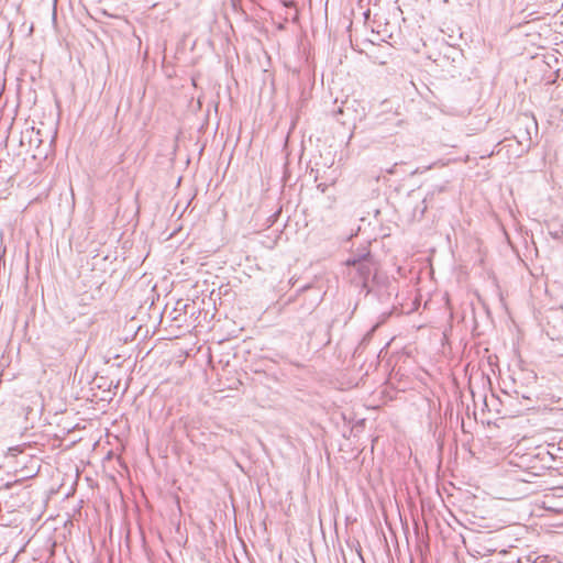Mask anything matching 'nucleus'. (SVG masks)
<instances>
[{
	"label": "nucleus",
	"mask_w": 563,
	"mask_h": 563,
	"mask_svg": "<svg viewBox=\"0 0 563 563\" xmlns=\"http://www.w3.org/2000/svg\"><path fill=\"white\" fill-rule=\"evenodd\" d=\"M495 563H520L519 552L507 549L495 548Z\"/></svg>",
	"instance_id": "nucleus-7"
},
{
	"label": "nucleus",
	"mask_w": 563,
	"mask_h": 563,
	"mask_svg": "<svg viewBox=\"0 0 563 563\" xmlns=\"http://www.w3.org/2000/svg\"><path fill=\"white\" fill-rule=\"evenodd\" d=\"M284 5H285L287 9H294V2H292V1L284 2Z\"/></svg>",
	"instance_id": "nucleus-11"
},
{
	"label": "nucleus",
	"mask_w": 563,
	"mask_h": 563,
	"mask_svg": "<svg viewBox=\"0 0 563 563\" xmlns=\"http://www.w3.org/2000/svg\"><path fill=\"white\" fill-rule=\"evenodd\" d=\"M353 112L354 110L352 109V106H350V102L346 100L342 103V106L333 111V115L340 123L346 125L354 120V117L352 118L351 115Z\"/></svg>",
	"instance_id": "nucleus-8"
},
{
	"label": "nucleus",
	"mask_w": 563,
	"mask_h": 563,
	"mask_svg": "<svg viewBox=\"0 0 563 563\" xmlns=\"http://www.w3.org/2000/svg\"><path fill=\"white\" fill-rule=\"evenodd\" d=\"M518 123L520 125L525 126V131L522 132L521 130H519V133L517 135H515V139L518 144H520V145L526 144V146L529 147L532 142L530 128L532 126L534 129V131L537 132V129H538L537 122L533 120H530L529 118L526 117V118L519 120Z\"/></svg>",
	"instance_id": "nucleus-5"
},
{
	"label": "nucleus",
	"mask_w": 563,
	"mask_h": 563,
	"mask_svg": "<svg viewBox=\"0 0 563 563\" xmlns=\"http://www.w3.org/2000/svg\"><path fill=\"white\" fill-rule=\"evenodd\" d=\"M297 15H298V12L295 10V13H294V18H292V20H296V19H297Z\"/></svg>",
	"instance_id": "nucleus-12"
},
{
	"label": "nucleus",
	"mask_w": 563,
	"mask_h": 563,
	"mask_svg": "<svg viewBox=\"0 0 563 563\" xmlns=\"http://www.w3.org/2000/svg\"><path fill=\"white\" fill-rule=\"evenodd\" d=\"M507 465H511V462H503L498 465L497 476L499 478L500 496L497 498L501 500H516L520 498L518 486L527 481L521 477L522 470L517 465H514L510 470Z\"/></svg>",
	"instance_id": "nucleus-1"
},
{
	"label": "nucleus",
	"mask_w": 563,
	"mask_h": 563,
	"mask_svg": "<svg viewBox=\"0 0 563 563\" xmlns=\"http://www.w3.org/2000/svg\"><path fill=\"white\" fill-rule=\"evenodd\" d=\"M504 537L501 539H495V543H498V545H495V548L498 549H517L515 545V542L520 541L519 538H517L518 531H511V530H505Z\"/></svg>",
	"instance_id": "nucleus-9"
},
{
	"label": "nucleus",
	"mask_w": 563,
	"mask_h": 563,
	"mask_svg": "<svg viewBox=\"0 0 563 563\" xmlns=\"http://www.w3.org/2000/svg\"><path fill=\"white\" fill-rule=\"evenodd\" d=\"M289 12H286L285 20H288Z\"/></svg>",
	"instance_id": "nucleus-14"
},
{
	"label": "nucleus",
	"mask_w": 563,
	"mask_h": 563,
	"mask_svg": "<svg viewBox=\"0 0 563 563\" xmlns=\"http://www.w3.org/2000/svg\"><path fill=\"white\" fill-rule=\"evenodd\" d=\"M495 516L500 517L499 521L503 523L501 526H497L495 523V539H501L504 537L505 530L511 531H520L521 527L517 523L518 516L516 512L510 510H505L503 506L495 505Z\"/></svg>",
	"instance_id": "nucleus-3"
},
{
	"label": "nucleus",
	"mask_w": 563,
	"mask_h": 563,
	"mask_svg": "<svg viewBox=\"0 0 563 563\" xmlns=\"http://www.w3.org/2000/svg\"><path fill=\"white\" fill-rule=\"evenodd\" d=\"M490 542L489 532H483L475 537V549L474 552H476L481 558L487 556L493 552V549L486 545V543Z\"/></svg>",
	"instance_id": "nucleus-6"
},
{
	"label": "nucleus",
	"mask_w": 563,
	"mask_h": 563,
	"mask_svg": "<svg viewBox=\"0 0 563 563\" xmlns=\"http://www.w3.org/2000/svg\"><path fill=\"white\" fill-rule=\"evenodd\" d=\"M484 405H485V407H488V402H487V399H486V398H485V400H484Z\"/></svg>",
	"instance_id": "nucleus-13"
},
{
	"label": "nucleus",
	"mask_w": 563,
	"mask_h": 563,
	"mask_svg": "<svg viewBox=\"0 0 563 563\" xmlns=\"http://www.w3.org/2000/svg\"><path fill=\"white\" fill-rule=\"evenodd\" d=\"M346 265L351 267L350 275L355 274L352 277V282L356 286H361L364 289H368V283L374 278L376 271L373 257L369 251L363 254L353 255L346 261Z\"/></svg>",
	"instance_id": "nucleus-2"
},
{
	"label": "nucleus",
	"mask_w": 563,
	"mask_h": 563,
	"mask_svg": "<svg viewBox=\"0 0 563 563\" xmlns=\"http://www.w3.org/2000/svg\"><path fill=\"white\" fill-rule=\"evenodd\" d=\"M27 141L30 150L34 147L33 157H37L42 155V152H38V148L42 144L40 130H35L34 128L26 129L22 132L20 144L21 146L25 145Z\"/></svg>",
	"instance_id": "nucleus-4"
},
{
	"label": "nucleus",
	"mask_w": 563,
	"mask_h": 563,
	"mask_svg": "<svg viewBox=\"0 0 563 563\" xmlns=\"http://www.w3.org/2000/svg\"><path fill=\"white\" fill-rule=\"evenodd\" d=\"M499 302H500L501 307L505 309V311L508 313V307H507L505 297L501 292L499 294Z\"/></svg>",
	"instance_id": "nucleus-10"
}]
</instances>
